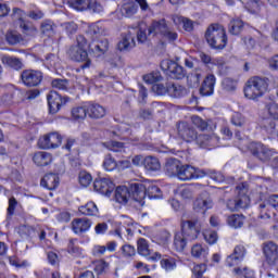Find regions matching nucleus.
<instances>
[{"label": "nucleus", "mask_w": 278, "mask_h": 278, "mask_svg": "<svg viewBox=\"0 0 278 278\" xmlns=\"http://www.w3.org/2000/svg\"><path fill=\"white\" fill-rule=\"evenodd\" d=\"M47 101L49 105V112L51 114H58L62 105L68 103V97H62L58 91H50L47 96Z\"/></svg>", "instance_id": "obj_10"}, {"label": "nucleus", "mask_w": 278, "mask_h": 278, "mask_svg": "<svg viewBox=\"0 0 278 278\" xmlns=\"http://www.w3.org/2000/svg\"><path fill=\"white\" fill-rule=\"evenodd\" d=\"M181 162L177 159H168L164 166V172L167 177H177L179 175V168Z\"/></svg>", "instance_id": "obj_22"}, {"label": "nucleus", "mask_w": 278, "mask_h": 278, "mask_svg": "<svg viewBox=\"0 0 278 278\" xmlns=\"http://www.w3.org/2000/svg\"><path fill=\"white\" fill-rule=\"evenodd\" d=\"M36 166H49L53 162V156L48 152H36L33 156Z\"/></svg>", "instance_id": "obj_30"}, {"label": "nucleus", "mask_w": 278, "mask_h": 278, "mask_svg": "<svg viewBox=\"0 0 278 278\" xmlns=\"http://www.w3.org/2000/svg\"><path fill=\"white\" fill-rule=\"evenodd\" d=\"M177 131L179 138H181V140H185V142H194V140H197V137L199 136L197 129H194L192 125L188 124V122L178 123Z\"/></svg>", "instance_id": "obj_11"}, {"label": "nucleus", "mask_w": 278, "mask_h": 278, "mask_svg": "<svg viewBox=\"0 0 278 278\" xmlns=\"http://www.w3.org/2000/svg\"><path fill=\"white\" fill-rule=\"evenodd\" d=\"M60 184V177L58 175L51 173L46 174L40 181L42 188H47V190H55Z\"/></svg>", "instance_id": "obj_26"}, {"label": "nucleus", "mask_w": 278, "mask_h": 278, "mask_svg": "<svg viewBox=\"0 0 278 278\" xmlns=\"http://www.w3.org/2000/svg\"><path fill=\"white\" fill-rule=\"evenodd\" d=\"M263 253L265 260L269 266H275L278 262V245L277 243L269 241L263 244Z\"/></svg>", "instance_id": "obj_14"}, {"label": "nucleus", "mask_w": 278, "mask_h": 278, "mask_svg": "<svg viewBox=\"0 0 278 278\" xmlns=\"http://www.w3.org/2000/svg\"><path fill=\"white\" fill-rule=\"evenodd\" d=\"M87 116L94 119L103 118L105 116V108L99 103L88 102Z\"/></svg>", "instance_id": "obj_21"}, {"label": "nucleus", "mask_w": 278, "mask_h": 278, "mask_svg": "<svg viewBox=\"0 0 278 278\" xmlns=\"http://www.w3.org/2000/svg\"><path fill=\"white\" fill-rule=\"evenodd\" d=\"M242 29H244V23L241 20H232L229 23V34L232 36H239Z\"/></svg>", "instance_id": "obj_45"}, {"label": "nucleus", "mask_w": 278, "mask_h": 278, "mask_svg": "<svg viewBox=\"0 0 278 278\" xmlns=\"http://www.w3.org/2000/svg\"><path fill=\"white\" fill-rule=\"evenodd\" d=\"M152 90H154L160 97H163L164 94H168V84L166 87L163 84H155L153 85Z\"/></svg>", "instance_id": "obj_64"}, {"label": "nucleus", "mask_w": 278, "mask_h": 278, "mask_svg": "<svg viewBox=\"0 0 278 278\" xmlns=\"http://www.w3.org/2000/svg\"><path fill=\"white\" fill-rule=\"evenodd\" d=\"M72 231L74 233H86V231H89L92 227V220L83 217V218H75L72 220Z\"/></svg>", "instance_id": "obj_18"}, {"label": "nucleus", "mask_w": 278, "mask_h": 278, "mask_svg": "<svg viewBox=\"0 0 278 278\" xmlns=\"http://www.w3.org/2000/svg\"><path fill=\"white\" fill-rule=\"evenodd\" d=\"M68 4L78 12L89 10L93 14H101L103 12V5L97 0H68Z\"/></svg>", "instance_id": "obj_7"}, {"label": "nucleus", "mask_w": 278, "mask_h": 278, "mask_svg": "<svg viewBox=\"0 0 278 278\" xmlns=\"http://www.w3.org/2000/svg\"><path fill=\"white\" fill-rule=\"evenodd\" d=\"M212 207H214V202L210 198L200 197L193 202L194 212L205 214V212L212 210Z\"/></svg>", "instance_id": "obj_24"}, {"label": "nucleus", "mask_w": 278, "mask_h": 278, "mask_svg": "<svg viewBox=\"0 0 278 278\" xmlns=\"http://www.w3.org/2000/svg\"><path fill=\"white\" fill-rule=\"evenodd\" d=\"M181 232L187 237V240H197L201 233V222L199 218L182 219L180 223Z\"/></svg>", "instance_id": "obj_5"}, {"label": "nucleus", "mask_w": 278, "mask_h": 278, "mask_svg": "<svg viewBox=\"0 0 278 278\" xmlns=\"http://www.w3.org/2000/svg\"><path fill=\"white\" fill-rule=\"evenodd\" d=\"M236 200L238 210H244L245 207H249V203H251V199H249V195H247L244 191H240Z\"/></svg>", "instance_id": "obj_50"}, {"label": "nucleus", "mask_w": 278, "mask_h": 278, "mask_svg": "<svg viewBox=\"0 0 278 278\" xmlns=\"http://www.w3.org/2000/svg\"><path fill=\"white\" fill-rule=\"evenodd\" d=\"M191 254L193 257H203V255H207V250L201 244H195L191 249Z\"/></svg>", "instance_id": "obj_60"}, {"label": "nucleus", "mask_w": 278, "mask_h": 278, "mask_svg": "<svg viewBox=\"0 0 278 278\" xmlns=\"http://www.w3.org/2000/svg\"><path fill=\"white\" fill-rule=\"evenodd\" d=\"M147 195L149 199H162V189L157 186H150L146 189V197Z\"/></svg>", "instance_id": "obj_52"}, {"label": "nucleus", "mask_w": 278, "mask_h": 278, "mask_svg": "<svg viewBox=\"0 0 278 278\" xmlns=\"http://www.w3.org/2000/svg\"><path fill=\"white\" fill-rule=\"evenodd\" d=\"M230 123L233 127H244L248 125L249 119H247V116L242 115V113L236 112L232 114Z\"/></svg>", "instance_id": "obj_42"}, {"label": "nucleus", "mask_w": 278, "mask_h": 278, "mask_svg": "<svg viewBox=\"0 0 278 278\" xmlns=\"http://www.w3.org/2000/svg\"><path fill=\"white\" fill-rule=\"evenodd\" d=\"M89 49L97 53V55H103L110 49V41L108 39H100L89 45Z\"/></svg>", "instance_id": "obj_28"}, {"label": "nucleus", "mask_w": 278, "mask_h": 278, "mask_svg": "<svg viewBox=\"0 0 278 278\" xmlns=\"http://www.w3.org/2000/svg\"><path fill=\"white\" fill-rule=\"evenodd\" d=\"M102 166L104 170L112 173V170H116V167L118 166V162H116V159H114L112 154H106L104 156Z\"/></svg>", "instance_id": "obj_44"}, {"label": "nucleus", "mask_w": 278, "mask_h": 278, "mask_svg": "<svg viewBox=\"0 0 278 278\" xmlns=\"http://www.w3.org/2000/svg\"><path fill=\"white\" fill-rule=\"evenodd\" d=\"M265 110L268 113V116L273 118V121H278V103L275 101L267 102L265 105Z\"/></svg>", "instance_id": "obj_48"}, {"label": "nucleus", "mask_w": 278, "mask_h": 278, "mask_svg": "<svg viewBox=\"0 0 278 278\" xmlns=\"http://www.w3.org/2000/svg\"><path fill=\"white\" fill-rule=\"evenodd\" d=\"M227 223L229 227H233V229H240L242 225H244V216L243 215H238V214H232L228 216Z\"/></svg>", "instance_id": "obj_41"}, {"label": "nucleus", "mask_w": 278, "mask_h": 278, "mask_svg": "<svg viewBox=\"0 0 278 278\" xmlns=\"http://www.w3.org/2000/svg\"><path fill=\"white\" fill-rule=\"evenodd\" d=\"M244 97L252 101L262 98L268 92V78L253 76L247 83L243 89Z\"/></svg>", "instance_id": "obj_2"}, {"label": "nucleus", "mask_w": 278, "mask_h": 278, "mask_svg": "<svg viewBox=\"0 0 278 278\" xmlns=\"http://www.w3.org/2000/svg\"><path fill=\"white\" fill-rule=\"evenodd\" d=\"M62 27L68 36H73V34L77 33V24H75V22L63 23Z\"/></svg>", "instance_id": "obj_62"}, {"label": "nucleus", "mask_w": 278, "mask_h": 278, "mask_svg": "<svg viewBox=\"0 0 278 278\" xmlns=\"http://www.w3.org/2000/svg\"><path fill=\"white\" fill-rule=\"evenodd\" d=\"M45 79V74L38 70H24L21 73V80L26 88H38Z\"/></svg>", "instance_id": "obj_6"}, {"label": "nucleus", "mask_w": 278, "mask_h": 278, "mask_svg": "<svg viewBox=\"0 0 278 278\" xmlns=\"http://www.w3.org/2000/svg\"><path fill=\"white\" fill-rule=\"evenodd\" d=\"M93 190L100 194H112L114 191V182L110 178H97L93 181Z\"/></svg>", "instance_id": "obj_16"}, {"label": "nucleus", "mask_w": 278, "mask_h": 278, "mask_svg": "<svg viewBox=\"0 0 278 278\" xmlns=\"http://www.w3.org/2000/svg\"><path fill=\"white\" fill-rule=\"evenodd\" d=\"M157 34H161V36H163V38H165L166 40H169V42H175V40H177L178 38L177 31H175L173 27L166 24V20L153 22L149 27V36H157Z\"/></svg>", "instance_id": "obj_4"}, {"label": "nucleus", "mask_w": 278, "mask_h": 278, "mask_svg": "<svg viewBox=\"0 0 278 278\" xmlns=\"http://www.w3.org/2000/svg\"><path fill=\"white\" fill-rule=\"evenodd\" d=\"M78 212L84 214V216H97L99 214V207L92 201L88 202L86 205L79 206Z\"/></svg>", "instance_id": "obj_38"}, {"label": "nucleus", "mask_w": 278, "mask_h": 278, "mask_svg": "<svg viewBox=\"0 0 278 278\" xmlns=\"http://www.w3.org/2000/svg\"><path fill=\"white\" fill-rule=\"evenodd\" d=\"M163 77L160 72H152L143 76V81L146 84H157V81H162Z\"/></svg>", "instance_id": "obj_53"}, {"label": "nucleus", "mask_w": 278, "mask_h": 278, "mask_svg": "<svg viewBox=\"0 0 278 278\" xmlns=\"http://www.w3.org/2000/svg\"><path fill=\"white\" fill-rule=\"evenodd\" d=\"M188 242H192V240H189L186 235H184L182 232L175 233L174 247H175L176 251H179V252L184 251V249H186V245L188 244Z\"/></svg>", "instance_id": "obj_36"}, {"label": "nucleus", "mask_w": 278, "mask_h": 278, "mask_svg": "<svg viewBox=\"0 0 278 278\" xmlns=\"http://www.w3.org/2000/svg\"><path fill=\"white\" fill-rule=\"evenodd\" d=\"M78 181L83 188H88V186L92 184V175L86 170H81L78 174Z\"/></svg>", "instance_id": "obj_51"}, {"label": "nucleus", "mask_w": 278, "mask_h": 278, "mask_svg": "<svg viewBox=\"0 0 278 278\" xmlns=\"http://www.w3.org/2000/svg\"><path fill=\"white\" fill-rule=\"evenodd\" d=\"M137 251L139 255H142L143 257H148V255H151V252L149 250V243L147 242V239L140 238L137 241Z\"/></svg>", "instance_id": "obj_47"}, {"label": "nucleus", "mask_w": 278, "mask_h": 278, "mask_svg": "<svg viewBox=\"0 0 278 278\" xmlns=\"http://www.w3.org/2000/svg\"><path fill=\"white\" fill-rule=\"evenodd\" d=\"M76 241L71 239L67 245V252L74 257H80L81 249L75 243Z\"/></svg>", "instance_id": "obj_55"}, {"label": "nucleus", "mask_w": 278, "mask_h": 278, "mask_svg": "<svg viewBox=\"0 0 278 278\" xmlns=\"http://www.w3.org/2000/svg\"><path fill=\"white\" fill-rule=\"evenodd\" d=\"M23 101H25L23 91L14 90V91H9L1 96L0 105L2 108H14L15 105H18L20 103H23Z\"/></svg>", "instance_id": "obj_9"}, {"label": "nucleus", "mask_w": 278, "mask_h": 278, "mask_svg": "<svg viewBox=\"0 0 278 278\" xmlns=\"http://www.w3.org/2000/svg\"><path fill=\"white\" fill-rule=\"evenodd\" d=\"M17 205H18V201H16V198L12 197L9 199V206L7 208L8 220H12V216H14V212L16 211Z\"/></svg>", "instance_id": "obj_54"}, {"label": "nucleus", "mask_w": 278, "mask_h": 278, "mask_svg": "<svg viewBox=\"0 0 278 278\" xmlns=\"http://www.w3.org/2000/svg\"><path fill=\"white\" fill-rule=\"evenodd\" d=\"M244 255H247V249L244 245H237L233 250V253L230 254L226 260L227 266L230 268L236 266L238 262L244 260Z\"/></svg>", "instance_id": "obj_20"}, {"label": "nucleus", "mask_w": 278, "mask_h": 278, "mask_svg": "<svg viewBox=\"0 0 278 278\" xmlns=\"http://www.w3.org/2000/svg\"><path fill=\"white\" fill-rule=\"evenodd\" d=\"M121 14L126 18H131L135 14H138V2H136V0H128L123 3Z\"/></svg>", "instance_id": "obj_25"}, {"label": "nucleus", "mask_w": 278, "mask_h": 278, "mask_svg": "<svg viewBox=\"0 0 278 278\" xmlns=\"http://www.w3.org/2000/svg\"><path fill=\"white\" fill-rule=\"evenodd\" d=\"M1 62L4 66H9V68H13V71H23L25 64H23V60L4 54L1 56Z\"/></svg>", "instance_id": "obj_23"}, {"label": "nucleus", "mask_w": 278, "mask_h": 278, "mask_svg": "<svg viewBox=\"0 0 278 278\" xmlns=\"http://www.w3.org/2000/svg\"><path fill=\"white\" fill-rule=\"evenodd\" d=\"M177 178L180 179V181H190V179H194V166L180 165Z\"/></svg>", "instance_id": "obj_31"}, {"label": "nucleus", "mask_w": 278, "mask_h": 278, "mask_svg": "<svg viewBox=\"0 0 278 278\" xmlns=\"http://www.w3.org/2000/svg\"><path fill=\"white\" fill-rule=\"evenodd\" d=\"M4 40L10 47H15V45L23 42V35L17 30H8L4 35Z\"/></svg>", "instance_id": "obj_32"}, {"label": "nucleus", "mask_w": 278, "mask_h": 278, "mask_svg": "<svg viewBox=\"0 0 278 278\" xmlns=\"http://www.w3.org/2000/svg\"><path fill=\"white\" fill-rule=\"evenodd\" d=\"M172 21L176 25H182L185 31H192V29H194V23L190 18L180 15H172Z\"/></svg>", "instance_id": "obj_33"}, {"label": "nucleus", "mask_w": 278, "mask_h": 278, "mask_svg": "<svg viewBox=\"0 0 278 278\" xmlns=\"http://www.w3.org/2000/svg\"><path fill=\"white\" fill-rule=\"evenodd\" d=\"M157 108H162V102H152L151 110L144 109L140 111L141 118L144 121H150V118H153V112H155Z\"/></svg>", "instance_id": "obj_46"}, {"label": "nucleus", "mask_w": 278, "mask_h": 278, "mask_svg": "<svg viewBox=\"0 0 278 278\" xmlns=\"http://www.w3.org/2000/svg\"><path fill=\"white\" fill-rule=\"evenodd\" d=\"M222 88L226 92H236V89L238 88V81L232 78H224L222 81Z\"/></svg>", "instance_id": "obj_49"}, {"label": "nucleus", "mask_w": 278, "mask_h": 278, "mask_svg": "<svg viewBox=\"0 0 278 278\" xmlns=\"http://www.w3.org/2000/svg\"><path fill=\"white\" fill-rule=\"evenodd\" d=\"M204 240H206L208 244H216L218 241V233L214 230H208L204 232Z\"/></svg>", "instance_id": "obj_61"}, {"label": "nucleus", "mask_w": 278, "mask_h": 278, "mask_svg": "<svg viewBox=\"0 0 278 278\" xmlns=\"http://www.w3.org/2000/svg\"><path fill=\"white\" fill-rule=\"evenodd\" d=\"M161 70L165 72L172 79H184L186 77V70L172 60H163L161 62Z\"/></svg>", "instance_id": "obj_8"}, {"label": "nucleus", "mask_w": 278, "mask_h": 278, "mask_svg": "<svg viewBox=\"0 0 278 278\" xmlns=\"http://www.w3.org/2000/svg\"><path fill=\"white\" fill-rule=\"evenodd\" d=\"M192 124L200 129V131H212V128L210 127V123L205 122L203 118H201L198 115L191 116Z\"/></svg>", "instance_id": "obj_43"}, {"label": "nucleus", "mask_w": 278, "mask_h": 278, "mask_svg": "<svg viewBox=\"0 0 278 278\" xmlns=\"http://www.w3.org/2000/svg\"><path fill=\"white\" fill-rule=\"evenodd\" d=\"M143 166L146 170H150L151 173H155L156 170H160V168H162L160 160L155 156H146L143 159Z\"/></svg>", "instance_id": "obj_34"}, {"label": "nucleus", "mask_w": 278, "mask_h": 278, "mask_svg": "<svg viewBox=\"0 0 278 278\" xmlns=\"http://www.w3.org/2000/svg\"><path fill=\"white\" fill-rule=\"evenodd\" d=\"M161 266L165 270H175V268H177V263L175 262V258H163L161 260Z\"/></svg>", "instance_id": "obj_58"}, {"label": "nucleus", "mask_w": 278, "mask_h": 278, "mask_svg": "<svg viewBox=\"0 0 278 278\" xmlns=\"http://www.w3.org/2000/svg\"><path fill=\"white\" fill-rule=\"evenodd\" d=\"M156 240L159 242V244H161L162 247L166 245L167 242L170 241V233L168 231H162L160 232V235L156 237Z\"/></svg>", "instance_id": "obj_63"}, {"label": "nucleus", "mask_w": 278, "mask_h": 278, "mask_svg": "<svg viewBox=\"0 0 278 278\" xmlns=\"http://www.w3.org/2000/svg\"><path fill=\"white\" fill-rule=\"evenodd\" d=\"M251 152L255 157L261 160V162H268V160L273 157V150L262 143H253Z\"/></svg>", "instance_id": "obj_17"}, {"label": "nucleus", "mask_w": 278, "mask_h": 278, "mask_svg": "<svg viewBox=\"0 0 278 278\" xmlns=\"http://www.w3.org/2000/svg\"><path fill=\"white\" fill-rule=\"evenodd\" d=\"M52 88L58 90H68V81L66 79L55 78L52 80Z\"/></svg>", "instance_id": "obj_59"}, {"label": "nucleus", "mask_w": 278, "mask_h": 278, "mask_svg": "<svg viewBox=\"0 0 278 278\" xmlns=\"http://www.w3.org/2000/svg\"><path fill=\"white\" fill-rule=\"evenodd\" d=\"M88 115V103L84 106H76L72 109V116L75 121H84Z\"/></svg>", "instance_id": "obj_40"}, {"label": "nucleus", "mask_w": 278, "mask_h": 278, "mask_svg": "<svg viewBox=\"0 0 278 278\" xmlns=\"http://www.w3.org/2000/svg\"><path fill=\"white\" fill-rule=\"evenodd\" d=\"M205 39L211 49L223 50L227 47V33L225 27L218 24L208 26L205 33Z\"/></svg>", "instance_id": "obj_3"}, {"label": "nucleus", "mask_w": 278, "mask_h": 278, "mask_svg": "<svg viewBox=\"0 0 278 278\" xmlns=\"http://www.w3.org/2000/svg\"><path fill=\"white\" fill-rule=\"evenodd\" d=\"M129 199H131V193L129 191V188L127 187H117L115 190V200L117 203H121L122 205H127L129 202Z\"/></svg>", "instance_id": "obj_29"}, {"label": "nucleus", "mask_w": 278, "mask_h": 278, "mask_svg": "<svg viewBox=\"0 0 278 278\" xmlns=\"http://www.w3.org/2000/svg\"><path fill=\"white\" fill-rule=\"evenodd\" d=\"M62 144V135L50 132L39 139L40 149H58Z\"/></svg>", "instance_id": "obj_13"}, {"label": "nucleus", "mask_w": 278, "mask_h": 278, "mask_svg": "<svg viewBox=\"0 0 278 278\" xmlns=\"http://www.w3.org/2000/svg\"><path fill=\"white\" fill-rule=\"evenodd\" d=\"M136 47V39L134 38V34L129 31L127 35L122 37V40L117 43V49L119 51H130Z\"/></svg>", "instance_id": "obj_27"}, {"label": "nucleus", "mask_w": 278, "mask_h": 278, "mask_svg": "<svg viewBox=\"0 0 278 278\" xmlns=\"http://www.w3.org/2000/svg\"><path fill=\"white\" fill-rule=\"evenodd\" d=\"M187 90L181 85H175L173 83H168V94L169 97H174V99H179L181 97H186Z\"/></svg>", "instance_id": "obj_35"}, {"label": "nucleus", "mask_w": 278, "mask_h": 278, "mask_svg": "<svg viewBox=\"0 0 278 278\" xmlns=\"http://www.w3.org/2000/svg\"><path fill=\"white\" fill-rule=\"evenodd\" d=\"M40 31L43 36H48V38H51V36L55 35V23H53V21L51 20H46L41 22Z\"/></svg>", "instance_id": "obj_37"}, {"label": "nucleus", "mask_w": 278, "mask_h": 278, "mask_svg": "<svg viewBox=\"0 0 278 278\" xmlns=\"http://www.w3.org/2000/svg\"><path fill=\"white\" fill-rule=\"evenodd\" d=\"M77 45L71 46L66 54L73 62H83L84 64L80 65V68H90V64H92V61L88 58V51H86V45H88V41L86 40V37L83 35H78L76 37Z\"/></svg>", "instance_id": "obj_1"}, {"label": "nucleus", "mask_w": 278, "mask_h": 278, "mask_svg": "<svg viewBox=\"0 0 278 278\" xmlns=\"http://www.w3.org/2000/svg\"><path fill=\"white\" fill-rule=\"evenodd\" d=\"M214 86H216V76H214V74H208L202 83L200 94H202V97L214 94Z\"/></svg>", "instance_id": "obj_19"}, {"label": "nucleus", "mask_w": 278, "mask_h": 278, "mask_svg": "<svg viewBox=\"0 0 278 278\" xmlns=\"http://www.w3.org/2000/svg\"><path fill=\"white\" fill-rule=\"evenodd\" d=\"M214 66H217L219 75H227V65L223 59H214L212 61Z\"/></svg>", "instance_id": "obj_57"}, {"label": "nucleus", "mask_w": 278, "mask_h": 278, "mask_svg": "<svg viewBox=\"0 0 278 278\" xmlns=\"http://www.w3.org/2000/svg\"><path fill=\"white\" fill-rule=\"evenodd\" d=\"M130 199H134L140 205H144V199H147V187L142 184H131L129 188Z\"/></svg>", "instance_id": "obj_15"}, {"label": "nucleus", "mask_w": 278, "mask_h": 278, "mask_svg": "<svg viewBox=\"0 0 278 278\" xmlns=\"http://www.w3.org/2000/svg\"><path fill=\"white\" fill-rule=\"evenodd\" d=\"M195 142L202 149H215V147H218L220 138H218L214 132H211L210 135L202 134L198 135Z\"/></svg>", "instance_id": "obj_12"}, {"label": "nucleus", "mask_w": 278, "mask_h": 278, "mask_svg": "<svg viewBox=\"0 0 278 278\" xmlns=\"http://www.w3.org/2000/svg\"><path fill=\"white\" fill-rule=\"evenodd\" d=\"M277 127V124L271 118H265L262 122V128L267 131V134H275V129Z\"/></svg>", "instance_id": "obj_56"}, {"label": "nucleus", "mask_w": 278, "mask_h": 278, "mask_svg": "<svg viewBox=\"0 0 278 278\" xmlns=\"http://www.w3.org/2000/svg\"><path fill=\"white\" fill-rule=\"evenodd\" d=\"M20 27L22 28V31L25 34V36H38V28H36V26L27 21H22L20 23Z\"/></svg>", "instance_id": "obj_39"}]
</instances>
